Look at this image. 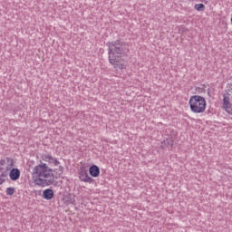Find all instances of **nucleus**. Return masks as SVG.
Wrapping results in <instances>:
<instances>
[{
	"label": "nucleus",
	"instance_id": "1",
	"mask_svg": "<svg viewBox=\"0 0 232 232\" xmlns=\"http://www.w3.org/2000/svg\"><path fill=\"white\" fill-rule=\"evenodd\" d=\"M106 46L108 47L109 63L116 70H126L128 62L122 57L130 52L128 44L123 41L116 40L108 42Z\"/></svg>",
	"mask_w": 232,
	"mask_h": 232
},
{
	"label": "nucleus",
	"instance_id": "2",
	"mask_svg": "<svg viewBox=\"0 0 232 232\" xmlns=\"http://www.w3.org/2000/svg\"><path fill=\"white\" fill-rule=\"evenodd\" d=\"M33 179L36 186H42V188L52 186V184L55 182L53 170L50 169L46 163L34 166L33 169Z\"/></svg>",
	"mask_w": 232,
	"mask_h": 232
},
{
	"label": "nucleus",
	"instance_id": "3",
	"mask_svg": "<svg viewBox=\"0 0 232 232\" xmlns=\"http://www.w3.org/2000/svg\"><path fill=\"white\" fill-rule=\"evenodd\" d=\"M188 104L193 113H204V111H206V107L208 106L206 98L200 95L191 96Z\"/></svg>",
	"mask_w": 232,
	"mask_h": 232
},
{
	"label": "nucleus",
	"instance_id": "4",
	"mask_svg": "<svg viewBox=\"0 0 232 232\" xmlns=\"http://www.w3.org/2000/svg\"><path fill=\"white\" fill-rule=\"evenodd\" d=\"M223 110H225L227 113H232V104L229 101V96L226 94L223 95Z\"/></svg>",
	"mask_w": 232,
	"mask_h": 232
},
{
	"label": "nucleus",
	"instance_id": "5",
	"mask_svg": "<svg viewBox=\"0 0 232 232\" xmlns=\"http://www.w3.org/2000/svg\"><path fill=\"white\" fill-rule=\"evenodd\" d=\"M79 179L82 180V182H88L89 184L93 182V179L88 175V171L86 170H82L79 172Z\"/></svg>",
	"mask_w": 232,
	"mask_h": 232
},
{
	"label": "nucleus",
	"instance_id": "6",
	"mask_svg": "<svg viewBox=\"0 0 232 232\" xmlns=\"http://www.w3.org/2000/svg\"><path fill=\"white\" fill-rule=\"evenodd\" d=\"M43 160H44V162H48L49 164H53V166H59V164H61V162H59L57 159L52 157L51 154H44L43 156Z\"/></svg>",
	"mask_w": 232,
	"mask_h": 232
},
{
	"label": "nucleus",
	"instance_id": "7",
	"mask_svg": "<svg viewBox=\"0 0 232 232\" xmlns=\"http://www.w3.org/2000/svg\"><path fill=\"white\" fill-rule=\"evenodd\" d=\"M21 177V170L19 169H12L9 172V178L11 180H19Z\"/></svg>",
	"mask_w": 232,
	"mask_h": 232
},
{
	"label": "nucleus",
	"instance_id": "8",
	"mask_svg": "<svg viewBox=\"0 0 232 232\" xmlns=\"http://www.w3.org/2000/svg\"><path fill=\"white\" fill-rule=\"evenodd\" d=\"M89 173L91 177L97 178L101 173V169H99V167H97V165H92L89 169Z\"/></svg>",
	"mask_w": 232,
	"mask_h": 232
},
{
	"label": "nucleus",
	"instance_id": "9",
	"mask_svg": "<svg viewBox=\"0 0 232 232\" xmlns=\"http://www.w3.org/2000/svg\"><path fill=\"white\" fill-rule=\"evenodd\" d=\"M43 197L45 200H52L53 198V190L52 188H46L43 191Z\"/></svg>",
	"mask_w": 232,
	"mask_h": 232
},
{
	"label": "nucleus",
	"instance_id": "10",
	"mask_svg": "<svg viewBox=\"0 0 232 232\" xmlns=\"http://www.w3.org/2000/svg\"><path fill=\"white\" fill-rule=\"evenodd\" d=\"M0 178L6 180V177H8V172L10 171V167H5V169L0 168Z\"/></svg>",
	"mask_w": 232,
	"mask_h": 232
},
{
	"label": "nucleus",
	"instance_id": "11",
	"mask_svg": "<svg viewBox=\"0 0 232 232\" xmlns=\"http://www.w3.org/2000/svg\"><path fill=\"white\" fill-rule=\"evenodd\" d=\"M194 8L197 12H204V10H206V5H204V4H197Z\"/></svg>",
	"mask_w": 232,
	"mask_h": 232
},
{
	"label": "nucleus",
	"instance_id": "12",
	"mask_svg": "<svg viewBox=\"0 0 232 232\" xmlns=\"http://www.w3.org/2000/svg\"><path fill=\"white\" fill-rule=\"evenodd\" d=\"M6 195L12 197L14 193H15V188H7L5 190Z\"/></svg>",
	"mask_w": 232,
	"mask_h": 232
},
{
	"label": "nucleus",
	"instance_id": "13",
	"mask_svg": "<svg viewBox=\"0 0 232 232\" xmlns=\"http://www.w3.org/2000/svg\"><path fill=\"white\" fill-rule=\"evenodd\" d=\"M5 179L4 178H1V177H0V186H1V184H3V183L5 182Z\"/></svg>",
	"mask_w": 232,
	"mask_h": 232
},
{
	"label": "nucleus",
	"instance_id": "14",
	"mask_svg": "<svg viewBox=\"0 0 232 232\" xmlns=\"http://www.w3.org/2000/svg\"><path fill=\"white\" fill-rule=\"evenodd\" d=\"M60 172L63 173V167H59Z\"/></svg>",
	"mask_w": 232,
	"mask_h": 232
},
{
	"label": "nucleus",
	"instance_id": "15",
	"mask_svg": "<svg viewBox=\"0 0 232 232\" xmlns=\"http://www.w3.org/2000/svg\"><path fill=\"white\" fill-rule=\"evenodd\" d=\"M4 162H5V160H1V161H0V164H2V165H3V163H4Z\"/></svg>",
	"mask_w": 232,
	"mask_h": 232
},
{
	"label": "nucleus",
	"instance_id": "16",
	"mask_svg": "<svg viewBox=\"0 0 232 232\" xmlns=\"http://www.w3.org/2000/svg\"><path fill=\"white\" fill-rule=\"evenodd\" d=\"M170 146H173V141L170 142Z\"/></svg>",
	"mask_w": 232,
	"mask_h": 232
}]
</instances>
